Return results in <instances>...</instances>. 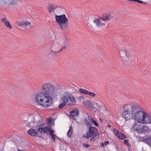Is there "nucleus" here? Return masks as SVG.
Here are the masks:
<instances>
[{
  "label": "nucleus",
  "mask_w": 151,
  "mask_h": 151,
  "mask_svg": "<svg viewBox=\"0 0 151 151\" xmlns=\"http://www.w3.org/2000/svg\"><path fill=\"white\" fill-rule=\"evenodd\" d=\"M55 88L52 84L46 83L43 84L41 90L35 95L36 102L42 107L47 108L51 105L53 98L56 96Z\"/></svg>",
  "instance_id": "nucleus-1"
},
{
  "label": "nucleus",
  "mask_w": 151,
  "mask_h": 151,
  "mask_svg": "<svg viewBox=\"0 0 151 151\" xmlns=\"http://www.w3.org/2000/svg\"><path fill=\"white\" fill-rule=\"evenodd\" d=\"M139 109L135 115V121L138 123L143 124H151V115L146 112L140 106Z\"/></svg>",
  "instance_id": "nucleus-2"
},
{
  "label": "nucleus",
  "mask_w": 151,
  "mask_h": 151,
  "mask_svg": "<svg viewBox=\"0 0 151 151\" xmlns=\"http://www.w3.org/2000/svg\"><path fill=\"white\" fill-rule=\"evenodd\" d=\"M139 109L135 115V121L138 123L143 124H151V115L146 112L140 106Z\"/></svg>",
  "instance_id": "nucleus-3"
},
{
  "label": "nucleus",
  "mask_w": 151,
  "mask_h": 151,
  "mask_svg": "<svg viewBox=\"0 0 151 151\" xmlns=\"http://www.w3.org/2000/svg\"><path fill=\"white\" fill-rule=\"evenodd\" d=\"M111 17V14H106L102 17L95 18L94 19L89 20L87 25L91 29L94 28L96 26L98 27L104 26L106 24V21L109 19Z\"/></svg>",
  "instance_id": "nucleus-4"
},
{
  "label": "nucleus",
  "mask_w": 151,
  "mask_h": 151,
  "mask_svg": "<svg viewBox=\"0 0 151 151\" xmlns=\"http://www.w3.org/2000/svg\"><path fill=\"white\" fill-rule=\"evenodd\" d=\"M120 57L122 61L126 63H131L133 62L132 58L130 57V53L125 47H120L119 50Z\"/></svg>",
  "instance_id": "nucleus-5"
},
{
  "label": "nucleus",
  "mask_w": 151,
  "mask_h": 151,
  "mask_svg": "<svg viewBox=\"0 0 151 151\" xmlns=\"http://www.w3.org/2000/svg\"><path fill=\"white\" fill-rule=\"evenodd\" d=\"M139 108V105H133L131 107V112H122V116L126 120L133 118L135 120V115L138 111Z\"/></svg>",
  "instance_id": "nucleus-6"
},
{
  "label": "nucleus",
  "mask_w": 151,
  "mask_h": 151,
  "mask_svg": "<svg viewBox=\"0 0 151 151\" xmlns=\"http://www.w3.org/2000/svg\"><path fill=\"white\" fill-rule=\"evenodd\" d=\"M55 19L60 28L61 30L64 29L68 22V19L65 15L64 14L60 15H55Z\"/></svg>",
  "instance_id": "nucleus-7"
},
{
  "label": "nucleus",
  "mask_w": 151,
  "mask_h": 151,
  "mask_svg": "<svg viewBox=\"0 0 151 151\" xmlns=\"http://www.w3.org/2000/svg\"><path fill=\"white\" fill-rule=\"evenodd\" d=\"M137 122L135 123L132 127L134 131L138 133H143L146 132L148 130V127L146 125H144Z\"/></svg>",
  "instance_id": "nucleus-8"
},
{
  "label": "nucleus",
  "mask_w": 151,
  "mask_h": 151,
  "mask_svg": "<svg viewBox=\"0 0 151 151\" xmlns=\"http://www.w3.org/2000/svg\"><path fill=\"white\" fill-rule=\"evenodd\" d=\"M21 2V0H0V6L7 5L9 7L17 5Z\"/></svg>",
  "instance_id": "nucleus-9"
},
{
  "label": "nucleus",
  "mask_w": 151,
  "mask_h": 151,
  "mask_svg": "<svg viewBox=\"0 0 151 151\" xmlns=\"http://www.w3.org/2000/svg\"><path fill=\"white\" fill-rule=\"evenodd\" d=\"M62 99L63 102L67 105L73 106L76 104V100L73 96L70 97L69 95H66L62 97Z\"/></svg>",
  "instance_id": "nucleus-10"
},
{
  "label": "nucleus",
  "mask_w": 151,
  "mask_h": 151,
  "mask_svg": "<svg viewBox=\"0 0 151 151\" xmlns=\"http://www.w3.org/2000/svg\"><path fill=\"white\" fill-rule=\"evenodd\" d=\"M38 130L41 133H42V132H43L44 133H47V134L48 132L49 134L50 133L51 131L53 130L51 129V127L50 126H46V124H43L39 125L38 127Z\"/></svg>",
  "instance_id": "nucleus-11"
},
{
  "label": "nucleus",
  "mask_w": 151,
  "mask_h": 151,
  "mask_svg": "<svg viewBox=\"0 0 151 151\" xmlns=\"http://www.w3.org/2000/svg\"><path fill=\"white\" fill-rule=\"evenodd\" d=\"M96 130L97 129L94 127L92 126H90L89 128V130L87 132L86 134H85L83 136V137L86 138H90L93 136L95 134L94 129Z\"/></svg>",
  "instance_id": "nucleus-12"
},
{
  "label": "nucleus",
  "mask_w": 151,
  "mask_h": 151,
  "mask_svg": "<svg viewBox=\"0 0 151 151\" xmlns=\"http://www.w3.org/2000/svg\"><path fill=\"white\" fill-rule=\"evenodd\" d=\"M139 140L140 141L146 142L151 146V137L149 135H145L143 137H140Z\"/></svg>",
  "instance_id": "nucleus-13"
},
{
  "label": "nucleus",
  "mask_w": 151,
  "mask_h": 151,
  "mask_svg": "<svg viewBox=\"0 0 151 151\" xmlns=\"http://www.w3.org/2000/svg\"><path fill=\"white\" fill-rule=\"evenodd\" d=\"M31 24V22L28 21L18 22L17 23V24L18 26L24 28H26L28 26H30Z\"/></svg>",
  "instance_id": "nucleus-14"
},
{
  "label": "nucleus",
  "mask_w": 151,
  "mask_h": 151,
  "mask_svg": "<svg viewBox=\"0 0 151 151\" xmlns=\"http://www.w3.org/2000/svg\"><path fill=\"white\" fill-rule=\"evenodd\" d=\"M93 118L89 116H88L84 120V122L87 126H91L92 125Z\"/></svg>",
  "instance_id": "nucleus-15"
},
{
  "label": "nucleus",
  "mask_w": 151,
  "mask_h": 151,
  "mask_svg": "<svg viewBox=\"0 0 151 151\" xmlns=\"http://www.w3.org/2000/svg\"><path fill=\"white\" fill-rule=\"evenodd\" d=\"M79 113V111L78 110H73L71 111L70 116L72 118L75 119L76 117H78Z\"/></svg>",
  "instance_id": "nucleus-16"
},
{
  "label": "nucleus",
  "mask_w": 151,
  "mask_h": 151,
  "mask_svg": "<svg viewBox=\"0 0 151 151\" xmlns=\"http://www.w3.org/2000/svg\"><path fill=\"white\" fill-rule=\"evenodd\" d=\"M61 8L60 6L53 5H50L48 8V11L49 13L54 12L55 9L57 8L60 9Z\"/></svg>",
  "instance_id": "nucleus-17"
},
{
  "label": "nucleus",
  "mask_w": 151,
  "mask_h": 151,
  "mask_svg": "<svg viewBox=\"0 0 151 151\" xmlns=\"http://www.w3.org/2000/svg\"><path fill=\"white\" fill-rule=\"evenodd\" d=\"M2 22L5 24V26L11 29L12 28V26L9 23V22L6 20L5 18H3L1 19Z\"/></svg>",
  "instance_id": "nucleus-18"
},
{
  "label": "nucleus",
  "mask_w": 151,
  "mask_h": 151,
  "mask_svg": "<svg viewBox=\"0 0 151 151\" xmlns=\"http://www.w3.org/2000/svg\"><path fill=\"white\" fill-rule=\"evenodd\" d=\"M27 133L32 136L35 137L38 136L37 131L34 129H30L28 131Z\"/></svg>",
  "instance_id": "nucleus-19"
},
{
  "label": "nucleus",
  "mask_w": 151,
  "mask_h": 151,
  "mask_svg": "<svg viewBox=\"0 0 151 151\" xmlns=\"http://www.w3.org/2000/svg\"><path fill=\"white\" fill-rule=\"evenodd\" d=\"M68 41L67 38H66L63 43V45L61 49L58 52L61 51L62 50L65 49L68 47Z\"/></svg>",
  "instance_id": "nucleus-20"
},
{
  "label": "nucleus",
  "mask_w": 151,
  "mask_h": 151,
  "mask_svg": "<svg viewBox=\"0 0 151 151\" xmlns=\"http://www.w3.org/2000/svg\"><path fill=\"white\" fill-rule=\"evenodd\" d=\"M131 107L129 104H127L125 105L123 108L124 111L122 112H131L130 109H131Z\"/></svg>",
  "instance_id": "nucleus-21"
},
{
  "label": "nucleus",
  "mask_w": 151,
  "mask_h": 151,
  "mask_svg": "<svg viewBox=\"0 0 151 151\" xmlns=\"http://www.w3.org/2000/svg\"><path fill=\"white\" fill-rule=\"evenodd\" d=\"M94 135L90 139V140L92 141H93L96 139H98L99 137V134L95 133Z\"/></svg>",
  "instance_id": "nucleus-22"
},
{
  "label": "nucleus",
  "mask_w": 151,
  "mask_h": 151,
  "mask_svg": "<svg viewBox=\"0 0 151 151\" xmlns=\"http://www.w3.org/2000/svg\"><path fill=\"white\" fill-rule=\"evenodd\" d=\"M117 137L122 139H124L126 138V136L124 134H123L120 132H119V133L117 136Z\"/></svg>",
  "instance_id": "nucleus-23"
},
{
  "label": "nucleus",
  "mask_w": 151,
  "mask_h": 151,
  "mask_svg": "<svg viewBox=\"0 0 151 151\" xmlns=\"http://www.w3.org/2000/svg\"><path fill=\"white\" fill-rule=\"evenodd\" d=\"M79 91L80 93L83 94L87 95L88 91L86 90L82 89L79 88L78 90Z\"/></svg>",
  "instance_id": "nucleus-24"
},
{
  "label": "nucleus",
  "mask_w": 151,
  "mask_h": 151,
  "mask_svg": "<svg viewBox=\"0 0 151 151\" xmlns=\"http://www.w3.org/2000/svg\"><path fill=\"white\" fill-rule=\"evenodd\" d=\"M73 129L72 127H70L69 129L67 135L69 137H71L73 133Z\"/></svg>",
  "instance_id": "nucleus-25"
},
{
  "label": "nucleus",
  "mask_w": 151,
  "mask_h": 151,
  "mask_svg": "<svg viewBox=\"0 0 151 151\" xmlns=\"http://www.w3.org/2000/svg\"><path fill=\"white\" fill-rule=\"evenodd\" d=\"M49 134L51 136L52 139H53L54 141H55L56 136L54 134V131H51V132H50V133Z\"/></svg>",
  "instance_id": "nucleus-26"
},
{
  "label": "nucleus",
  "mask_w": 151,
  "mask_h": 151,
  "mask_svg": "<svg viewBox=\"0 0 151 151\" xmlns=\"http://www.w3.org/2000/svg\"><path fill=\"white\" fill-rule=\"evenodd\" d=\"M83 103L85 105H86L88 106H90L91 104V103L90 101L87 100H86L84 101Z\"/></svg>",
  "instance_id": "nucleus-27"
},
{
  "label": "nucleus",
  "mask_w": 151,
  "mask_h": 151,
  "mask_svg": "<svg viewBox=\"0 0 151 151\" xmlns=\"http://www.w3.org/2000/svg\"><path fill=\"white\" fill-rule=\"evenodd\" d=\"M87 95H88L92 97H94L95 96V93H92L91 92L89 91H88Z\"/></svg>",
  "instance_id": "nucleus-28"
},
{
  "label": "nucleus",
  "mask_w": 151,
  "mask_h": 151,
  "mask_svg": "<svg viewBox=\"0 0 151 151\" xmlns=\"http://www.w3.org/2000/svg\"><path fill=\"white\" fill-rule=\"evenodd\" d=\"M66 104L63 102L60 104L59 105V108L60 109L63 108L64 106L66 105Z\"/></svg>",
  "instance_id": "nucleus-29"
},
{
  "label": "nucleus",
  "mask_w": 151,
  "mask_h": 151,
  "mask_svg": "<svg viewBox=\"0 0 151 151\" xmlns=\"http://www.w3.org/2000/svg\"><path fill=\"white\" fill-rule=\"evenodd\" d=\"M113 132L114 134L117 137V136L119 134V132L115 129H113Z\"/></svg>",
  "instance_id": "nucleus-30"
},
{
  "label": "nucleus",
  "mask_w": 151,
  "mask_h": 151,
  "mask_svg": "<svg viewBox=\"0 0 151 151\" xmlns=\"http://www.w3.org/2000/svg\"><path fill=\"white\" fill-rule=\"evenodd\" d=\"M129 140H124V142L125 144L128 145H129Z\"/></svg>",
  "instance_id": "nucleus-31"
},
{
  "label": "nucleus",
  "mask_w": 151,
  "mask_h": 151,
  "mask_svg": "<svg viewBox=\"0 0 151 151\" xmlns=\"http://www.w3.org/2000/svg\"><path fill=\"white\" fill-rule=\"evenodd\" d=\"M92 124L93 123L95 125H96L97 127L98 126V124L97 123V122H96V121H95L93 119L92 120Z\"/></svg>",
  "instance_id": "nucleus-32"
},
{
  "label": "nucleus",
  "mask_w": 151,
  "mask_h": 151,
  "mask_svg": "<svg viewBox=\"0 0 151 151\" xmlns=\"http://www.w3.org/2000/svg\"><path fill=\"white\" fill-rule=\"evenodd\" d=\"M52 119H51V118L48 119H47V124H49L50 123H51L52 122Z\"/></svg>",
  "instance_id": "nucleus-33"
},
{
  "label": "nucleus",
  "mask_w": 151,
  "mask_h": 151,
  "mask_svg": "<svg viewBox=\"0 0 151 151\" xmlns=\"http://www.w3.org/2000/svg\"><path fill=\"white\" fill-rule=\"evenodd\" d=\"M83 146L86 147H88L90 146V145L86 143H84L83 144Z\"/></svg>",
  "instance_id": "nucleus-34"
},
{
  "label": "nucleus",
  "mask_w": 151,
  "mask_h": 151,
  "mask_svg": "<svg viewBox=\"0 0 151 151\" xmlns=\"http://www.w3.org/2000/svg\"><path fill=\"white\" fill-rule=\"evenodd\" d=\"M109 143V142L108 141H106L104 143V144L106 145H107V144H108Z\"/></svg>",
  "instance_id": "nucleus-35"
},
{
  "label": "nucleus",
  "mask_w": 151,
  "mask_h": 151,
  "mask_svg": "<svg viewBox=\"0 0 151 151\" xmlns=\"http://www.w3.org/2000/svg\"><path fill=\"white\" fill-rule=\"evenodd\" d=\"M111 127V126L110 125H108L106 126V128H110V127Z\"/></svg>",
  "instance_id": "nucleus-36"
},
{
  "label": "nucleus",
  "mask_w": 151,
  "mask_h": 151,
  "mask_svg": "<svg viewBox=\"0 0 151 151\" xmlns=\"http://www.w3.org/2000/svg\"><path fill=\"white\" fill-rule=\"evenodd\" d=\"M104 144L103 143H100V146L101 147L103 146Z\"/></svg>",
  "instance_id": "nucleus-37"
},
{
  "label": "nucleus",
  "mask_w": 151,
  "mask_h": 151,
  "mask_svg": "<svg viewBox=\"0 0 151 151\" xmlns=\"http://www.w3.org/2000/svg\"><path fill=\"white\" fill-rule=\"evenodd\" d=\"M100 108V106H99L97 107L96 108L97 109H99Z\"/></svg>",
  "instance_id": "nucleus-38"
},
{
  "label": "nucleus",
  "mask_w": 151,
  "mask_h": 151,
  "mask_svg": "<svg viewBox=\"0 0 151 151\" xmlns=\"http://www.w3.org/2000/svg\"><path fill=\"white\" fill-rule=\"evenodd\" d=\"M99 119L100 120V121L101 122H102V119H101V118H99Z\"/></svg>",
  "instance_id": "nucleus-39"
},
{
  "label": "nucleus",
  "mask_w": 151,
  "mask_h": 151,
  "mask_svg": "<svg viewBox=\"0 0 151 151\" xmlns=\"http://www.w3.org/2000/svg\"><path fill=\"white\" fill-rule=\"evenodd\" d=\"M53 52V51H52V50H51V52Z\"/></svg>",
  "instance_id": "nucleus-40"
},
{
  "label": "nucleus",
  "mask_w": 151,
  "mask_h": 151,
  "mask_svg": "<svg viewBox=\"0 0 151 151\" xmlns=\"http://www.w3.org/2000/svg\"><path fill=\"white\" fill-rule=\"evenodd\" d=\"M95 105H96L98 106V104H96Z\"/></svg>",
  "instance_id": "nucleus-41"
}]
</instances>
